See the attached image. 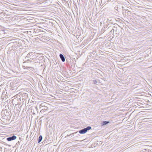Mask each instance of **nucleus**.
Wrapping results in <instances>:
<instances>
[{"mask_svg":"<svg viewBox=\"0 0 152 152\" xmlns=\"http://www.w3.org/2000/svg\"><path fill=\"white\" fill-rule=\"evenodd\" d=\"M60 58H61V60H62V61L64 62L65 61V58L62 54H61L60 55Z\"/></svg>","mask_w":152,"mask_h":152,"instance_id":"nucleus-4","label":"nucleus"},{"mask_svg":"<svg viewBox=\"0 0 152 152\" xmlns=\"http://www.w3.org/2000/svg\"><path fill=\"white\" fill-rule=\"evenodd\" d=\"M77 132H75L73 133H72V134H70L69 135V136H70V135H72L73 134H75V133H77Z\"/></svg>","mask_w":152,"mask_h":152,"instance_id":"nucleus-7","label":"nucleus"},{"mask_svg":"<svg viewBox=\"0 0 152 152\" xmlns=\"http://www.w3.org/2000/svg\"><path fill=\"white\" fill-rule=\"evenodd\" d=\"M16 138V136H13L12 137H9L7 138V140L8 141H10L12 140H15Z\"/></svg>","mask_w":152,"mask_h":152,"instance_id":"nucleus-2","label":"nucleus"},{"mask_svg":"<svg viewBox=\"0 0 152 152\" xmlns=\"http://www.w3.org/2000/svg\"><path fill=\"white\" fill-rule=\"evenodd\" d=\"M42 136L41 135L39 137V138L38 143H39L40 142H41L42 140Z\"/></svg>","mask_w":152,"mask_h":152,"instance_id":"nucleus-6","label":"nucleus"},{"mask_svg":"<svg viewBox=\"0 0 152 152\" xmlns=\"http://www.w3.org/2000/svg\"><path fill=\"white\" fill-rule=\"evenodd\" d=\"M35 54V52H31L30 53L27 55V56L29 57H31V56H34V55Z\"/></svg>","mask_w":152,"mask_h":152,"instance_id":"nucleus-3","label":"nucleus"},{"mask_svg":"<svg viewBox=\"0 0 152 152\" xmlns=\"http://www.w3.org/2000/svg\"><path fill=\"white\" fill-rule=\"evenodd\" d=\"M109 123V121H103L102 123V125L104 126V125H105Z\"/></svg>","mask_w":152,"mask_h":152,"instance_id":"nucleus-5","label":"nucleus"},{"mask_svg":"<svg viewBox=\"0 0 152 152\" xmlns=\"http://www.w3.org/2000/svg\"><path fill=\"white\" fill-rule=\"evenodd\" d=\"M91 129L90 126H88L87 128H85L82 130H81L79 131V132L80 134H83L87 132L88 130H90Z\"/></svg>","mask_w":152,"mask_h":152,"instance_id":"nucleus-1","label":"nucleus"}]
</instances>
